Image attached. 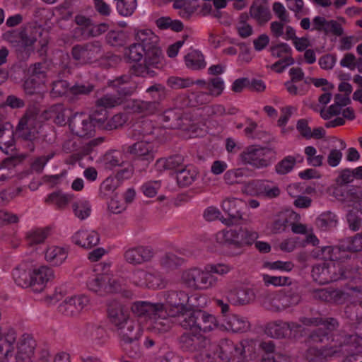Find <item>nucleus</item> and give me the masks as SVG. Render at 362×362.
I'll return each mask as SVG.
<instances>
[{"mask_svg": "<svg viewBox=\"0 0 362 362\" xmlns=\"http://www.w3.org/2000/svg\"><path fill=\"white\" fill-rule=\"evenodd\" d=\"M17 339V333L13 329H8L0 333V362L7 361L13 356L14 344L16 342V362H33L37 343L28 333L23 334Z\"/></svg>", "mask_w": 362, "mask_h": 362, "instance_id": "f257e3e1", "label": "nucleus"}, {"mask_svg": "<svg viewBox=\"0 0 362 362\" xmlns=\"http://www.w3.org/2000/svg\"><path fill=\"white\" fill-rule=\"evenodd\" d=\"M132 313L138 317H144L148 322L147 329L152 334L163 336L169 332L173 326L172 316H162L165 307L160 303H151L146 300H137L131 304Z\"/></svg>", "mask_w": 362, "mask_h": 362, "instance_id": "f03ea898", "label": "nucleus"}, {"mask_svg": "<svg viewBox=\"0 0 362 362\" xmlns=\"http://www.w3.org/2000/svg\"><path fill=\"white\" fill-rule=\"evenodd\" d=\"M358 347H362V337L358 334L340 336L335 339L334 344L323 348H308L305 357L310 362H323L327 358L349 353Z\"/></svg>", "mask_w": 362, "mask_h": 362, "instance_id": "7ed1b4c3", "label": "nucleus"}, {"mask_svg": "<svg viewBox=\"0 0 362 362\" xmlns=\"http://www.w3.org/2000/svg\"><path fill=\"white\" fill-rule=\"evenodd\" d=\"M321 254H317V257L330 260L329 262H323L313 266L311 272L313 279L320 284H326L339 280L344 277V272L340 263L336 262L338 259L337 253L339 250L337 247L326 246L320 250Z\"/></svg>", "mask_w": 362, "mask_h": 362, "instance_id": "20e7f679", "label": "nucleus"}, {"mask_svg": "<svg viewBox=\"0 0 362 362\" xmlns=\"http://www.w3.org/2000/svg\"><path fill=\"white\" fill-rule=\"evenodd\" d=\"M43 29L36 25H28L20 30H15L6 34L8 41L16 47L18 52L28 57L34 52L37 42L42 48L47 45V37L42 38Z\"/></svg>", "mask_w": 362, "mask_h": 362, "instance_id": "39448f33", "label": "nucleus"}, {"mask_svg": "<svg viewBox=\"0 0 362 362\" xmlns=\"http://www.w3.org/2000/svg\"><path fill=\"white\" fill-rule=\"evenodd\" d=\"M164 303H161L165 307V313L173 317H177L178 322L185 319L188 313L198 307L192 301L197 300V295H191L185 291L170 290L163 292Z\"/></svg>", "mask_w": 362, "mask_h": 362, "instance_id": "423d86ee", "label": "nucleus"}, {"mask_svg": "<svg viewBox=\"0 0 362 362\" xmlns=\"http://www.w3.org/2000/svg\"><path fill=\"white\" fill-rule=\"evenodd\" d=\"M143 129L141 131L142 138L127 148V152L137 159L152 162L158 149V141L154 135L151 122L144 121L142 123Z\"/></svg>", "mask_w": 362, "mask_h": 362, "instance_id": "0eeeda50", "label": "nucleus"}, {"mask_svg": "<svg viewBox=\"0 0 362 362\" xmlns=\"http://www.w3.org/2000/svg\"><path fill=\"white\" fill-rule=\"evenodd\" d=\"M179 325L184 329L200 334L216 329L221 330V324L217 317L206 310L197 308V307H194L190 313H188L187 317L179 321Z\"/></svg>", "mask_w": 362, "mask_h": 362, "instance_id": "6e6552de", "label": "nucleus"}, {"mask_svg": "<svg viewBox=\"0 0 362 362\" xmlns=\"http://www.w3.org/2000/svg\"><path fill=\"white\" fill-rule=\"evenodd\" d=\"M180 281L188 288L207 290L216 286L218 278L207 272L206 267L204 269L192 267L181 272Z\"/></svg>", "mask_w": 362, "mask_h": 362, "instance_id": "1a4fd4ad", "label": "nucleus"}, {"mask_svg": "<svg viewBox=\"0 0 362 362\" xmlns=\"http://www.w3.org/2000/svg\"><path fill=\"white\" fill-rule=\"evenodd\" d=\"M135 40L146 51V63L157 65L160 62L163 54L158 45L159 37L151 30H138L135 33Z\"/></svg>", "mask_w": 362, "mask_h": 362, "instance_id": "9d476101", "label": "nucleus"}, {"mask_svg": "<svg viewBox=\"0 0 362 362\" xmlns=\"http://www.w3.org/2000/svg\"><path fill=\"white\" fill-rule=\"evenodd\" d=\"M71 55L75 61L82 65L97 62L104 55L102 42L94 40L76 45L71 49Z\"/></svg>", "mask_w": 362, "mask_h": 362, "instance_id": "9b49d317", "label": "nucleus"}, {"mask_svg": "<svg viewBox=\"0 0 362 362\" xmlns=\"http://www.w3.org/2000/svg\"><path fill=\"white\" fill-rule=\"evenodd\" d=\"M272 151L268 148L250 146L246 148L240 157L245 165L255 169H262L269 166L274 160Z\"/></svg>", "mask_w": 362, "mask_h": 362, "instance_id": "f8f14e48", "label": "nucleus"}, {"mask_svg": "<svg viewBox=\"0 0 362 362\" xmlns=\"http://www.w3.org/2000/svg\"><path fill=\"white\" fill-rule=\"evenodd\" d=\"M300 296L294 292H278L272 293L264 302V306L272 311L279 312L296 306L300 302Z\"/></svg>", "mask_w": 362, "mask_h": 362, "instance_id": "ddd939ff", "label": "nucleus"}, {"mask_svg": "<svg viewBox=\"0 0 362 362\" xmlns=\"http://www.w3.org/2000/svg\"><path fill=\"white\" fill-rule=\"evenodd\" d=\"M243 192L252 195L274 199L279 196V186L269 180H253L245 185Z\"/></svg>", "mask_w": 362, "mask_h": 362, "instance_id": "4468645a", "label": "nucleus"}, {"mask_svg": "<svg viewBox=\"0 0 362 362\" xmlns=\"http://www.w3.org/2000/svg\"><path fill=\"white\" fill-rule=\"evenodd\" d=\"M69 126L73 134L79 137H90L95 132L91 118L83 112L74 114L69 120Z\"/></svg>", "mask_w": 362, "mask_h": 362, "instance_id": "2eb2a0df", "label": "nucleus"}, {"mask_svg": "<svg viewBox=\"0 0 362 362\" xmlns=\"http://www.w3.org/2000/svg\"><path fill=\"white\" fill-rule=\"evenodd\" d=\"M90 300L87 296L77 295L66 298L59 305V311L67 316L78 315L89 304Z\"/></svg>", "mask_w": 362, "mask_h": 362, "instance_id": "dca6fc26", "label": "nucleus"}, {"mask_svg": "<svg viewBox=\"0 0 362 362\" xmlns=\"http://www.w3.org/2000/svg\"><path fill=\"white\" fill-rule=\"evenodd\" d=\"M244 202L240 199L233 197L225 199L222 202L221 208L228 214V218H223L221 222L225 225L230 226L242 220L243 218L241 208Z\"/></svg>", "mask_w": 362, "mask_h": 362, "instance_id": "f3484780", "label": "nucleus"}, {"mask_svg": "<svg viewBox=\"0 0 362 362\" xmlns=\"http://www.w3.org/2000/svg\"><path fill=\"white\" fill-rule=\"evenodd\" d=\"M127 173L126 178H129L132 175V168H126L119 171L115 177L109 176L105 179L100 185L99 195L103 199H109L115 195L117 189L120 186L122 182L120 178L122 174Z\"/></svg>", "mask_w": 362, "mask_h": 362, "instance_id": "a211bd4d", "label": "nucleus"}, {"mask_svg": "<svg viewBox=\"0 0 362 362\" xmlns=\"http://www.w3.org/2000/svg\"><path fill=\"white\" fill-rule=\"evenodd\" d=\"M120 339L126 344L137 341L142 335L143 329L134 319H130L117 329Z\"/></svg>", "mask_w": 362, "mask_h": 362, "instance_id": "6ab92c4d", "label": "nucleus"}, {"mask_svg": "<svg viewBox=\"0 0 362 362\" xmlns=\"http://www.w3.org/2000/svg\"><path fill=\"white\" fill-rule=\"evenodd\" d=\"M154 255L153 250L148 246H137L127 249L124 257L129 264L137 265L150 261Z\"/></svg>", "mask_w": 362, "mask_h": 362, "instance_id": "aec40b11", "label": "nucleus"}, {"mask_svg": "<svg viewBox=\"0 0 362 362\" xmlns=\"http://www.w3.org/2000/svg\"><path fill=\"white\" fill-rule=\"evenodd\" d=\"M38 127L39 123L35 117L25 115L21 119L17 131L23 140L33 141L37 138Z\"/></svg>", "mask_w": 362, "mask_h": 362, "instance_id": "412c9836", "label": "nucleus"}, {"mask_svg": "<svg viewBox=\"0 0 362 362\" xmlns=\"http://www.w3.org/2000/svg\"><path fill=\"white\" fill-rule=\"evenodd\" d=\"M270 51L273 57L281 59L274 64V68L284 64L281 69H276L277 73H281L287 66L294 64V59L291 57L292 49L288 44L280 43L272 46Z\"/></svg>", "mask_w": 362, "mask_h": 362, "instance_id": "4be33fe9", "label": "nucleus"}, {"mask_svg": "<svg viewBox=\"0 0 362 362\" xmlns=\"http://www.w3.org/2000/svg\"><path fill=\"white\" fill-rule=\"evenodd\" d=\"M107 315L110 322L117 329L131 319L128 309L117 301H112L109 304Z\"/></svg>", "mask_w": 362, "mask_h": 362, "instance_id": "5701e85b", "label": "nucleus"}, {"mask_svg": "<svg viewBox=\"0 0 362 362\" xmlns=\"http://www.w3.org/2000/svg\"><path fill=\"white\" fill-rule=\"evenodd\" d=\"M206 338L200 334L186 332L179 338V344L184 351L196 352L204 348Z\"/></svg>", "mask_w": 362, "mask_h": 362, "instance_id": "b1692460", "label": "nucleus"}, {"mask_svg": "<svg viewBox=\"0 0 362 362\" xmlns=\"http://www.w3.org/2000/svg\"><path fill=\"white\" fill-rule=\"evenodd\" d=\"M33 291L40 293L42 291L47 283L54 279V274L52 268L47 266H40L32 270Z\"/></svg>", "mask_w": 362, "mask_h": 362, "instance_id": "393cba45", "label": "nucleus"}, {"mask_svg": "<svg viewBox=\"0 0 362 362\" xmlns=\"http://www.w3.org/2000/svg\"><path fill=\"white\" fill-rule=\"evenodd\" d=\"M250 324L247 319L238 315H225L223 322L221 324V330L232 332H245L250 329Z\"/></svg>", "mask_w": 362, "mask_h": 362, "instance_id": "a878e982", "label": "nucleus"}, {"mask_svg": "<svg viewBox=\"0 0 362 362\" xmlns=\"http://www.w3.org/2000/svg\"><path fill=\"white\" fill-rule=\"evenodd\" d=\"M74 244L86 249L96 246L100 242V235L94 230L81 229L72 236Z\"/></svg>", "mask_w": 362, "mask_h": 362, "instance_id": "bb28decb", "label": "nucleus"}, {"mask_svg": "<svg viewBox=\"0 0 362 362\" xmlns=\"http://www.w3.org/2000/svg\"><path fill=\"white\" fill-rule=\"evenodd\" d=\"M291 80L285 82L287 91L292 95H303L307 93L306 87L297 86L296 83L304 80V72L300 67H292L289 70Z\"/></svg>", "mask_w": 362, "mask_h": 362, "instance_id": "cd10ccee", "label": "nucleus"}, {"mask_svg": "<svg viewBox=\"0 0 362 362\" xmlns=\"http://www.w3.org/2000/svg\"><path fill=\"white\" fill-rule=\"evenodd\" d=\"M227 298L228 302L234 305H244L252 302L255 298V294L252 288L239 287L229 291Z\"/></svg>", "mask_w": 362, "mask_h": 362, "instance_id": "c85d7f7f", "label": "nucleus"}, {"mask_svg": "<svg viewBox=\"0 0 362 362\" xmlns=\"http://www.w3.org/2000/svg\"><path fill=\"white\" fill-rule=\"evenodd\" d=\"M45 259L50 265L58 267L62 264L68 257L67 250L61 246L49 245L44 252Z\"/></svg>", "mask_w": 362, "mask_h": 362, "instance_id": "c756f323", "label": "nucleus"}, {"mask_svg": "<svg viewBox=\"0 0 362 362\" xmlns=\"http://www.w3.org/2000/svg\"><path fill=\"white\" fill-rule=\"evenodd\" d=\"M110 86L116 88L117 96H121L123 99L125 96L132 95L136 89V84L132 80L130 76H122L110 83Z\"/></svg>", "mask_w": 362, "mask_h": 362, "instance_id": "7c9ffc66", "label": "nucleus"}, {"mask_svg": "<svg viewBox=\"0 0 362 362\" xmlns=\"http://www.w3.org/2000/svg\"><path fill=\"white\" fill-rule=\"evenodd\" d=\"M315 299L330 303H341L344 300V293L338 289L321 288L312 291Z\"/></svg>", "mask_w": 362, "mask_h": 362, "instance_id": "2f4dec72", "label": "nucleus"}, {"mask_svg": "<svg viewBox=\"0 0 362 362\" xmlns=\"http://www.w3.org/2000/svg\"><path fill=\"white\" fill-rule=\"evenodd\" d=\"M216 242L221 245L233 247L240 251L239 230H222L216 233Z\"/></svg>", "mask_w": 362, "mask_h": 362, "instance_id": "473e14b6", "label": "nucleus"}, {"mask_svg": "<svg viewBox=\"0 0 362 362\" xmlns=\"http://www.w3.org/2000/svg\"><path fill=\"white\" fill-rule=\"evenodd\" d=\"M199 170L191 165H185L176 172L177 185L181 187L191 185L198 177Z\"/></svg>", "mask_w": 362, "mask_h": 362, "instance_id": "72a5a7b5", "label": "nucleus"}, {"mask_svg": "<svg viewBox=\"0 0 362 362\" xmlns=\"http://www.w3.org/2000/svg\"><path fill=\"white\" fill-rule=\"evenodd\" d=\"M13 278L16 284L21 287H32V270L25 263L21 264L13 269Z\"/></svg>", "mask_w": 362, "mask_h": 362, "instance_id": "f704fd0d", "label": "nucleus"}, {"mask_svg": "<svg viewBox=\"0 0 362 362\" xmlns=\"http://www.w3.org/2000/svg\"><path fill=\"white\" fill-rule=\"evenodd\" d=\"M299 218L298 214L293 211H285L279 214L273 222L271 230L274 233L284 232L291 227V221Z\"/></svg>", "mask_w": 362, "mask_h": 362, "instance_id": "c9c22d12", "label": "nucleus"}, {"mask_svg": "<svg viewBox=\"0 0 362 362\" xmlns=\"http://www.w3.org/2000/svg\"><path fill=\"white\" fill-rule=\"evenodd\" d=\"M109 281V274H96L89 277L87 281L88 288L103 296L106 295V287Z\"/></svg>", "mask_w": 362, "mask_h": 362, "instance_id": "e433bc0d", "label": "nucleus"}, {"mask_svg": "<svg viewBox=\"0 0 362 362\" xmlns=\"http://www.w3.org/2000/svg\"><path fill=\"white\" fill-rule=\"evenodd\" d=\"M184 158L181 155H174L168 158H162L156 160L155 167L158 171H163L165 170H175V173L177 170L183 168Z\"/></svg>", "mask_w": 362, "mask_h": 362, "instance_id": "4c0bfd02", "label": "nucleus"}, {"mask_svg": "<svg viewBox=\"0 0 362 362\" xmlns=\"http://www.w3.org/2000/svg\"><path fill=\"white\" fill-rule=\"evenodd\" d=\"M126 108L134 113L152 115L158 109V103L134 100L128 102Z\"/></svg>", "mask_w": 362, "mask_h": 362, "instance_id": "58836bf2", "label": "nucleus"}, {"mask_svg": "<svg viewBox=\"0 0 362 362\" xmlns=\"http://www.w3.org/2000/svg\"><path fill=\"white\" fill-rule=\"evenodd\" d=\"M250 15L259 25L265 24L272 18L269 8L260 1L252 4L250 8Z\"/></svg>", "mask_w": 362, "mask_h": 362, "instance_id": "ea45409f", "label": "nucleus"}, {"mask_svg": "<svg viewBox=\"0 0 362 362\" xmlns=\"http://www.w3.org/2000/svg\"><path fill=\"white\" fill-rule=\"evenodd\" d=\"M288 322L276 320L269 322L265 328V333L275 339H283L288 337Z\"/></svg>", "mask_w": 362, "mask_h": 362, "instance_id": "a19ab883", "label": "nucleus"}, {"mask_svg": "<svg viewBox=\"0 0 362 362\" xmlns=\"http://www.w3.org/2000/svg\"><path fill=\"white\" fill-rule=\"evenodd\" d=\"M197 7V0H175L173 3V8L179 10V16L185 19H189Z\"/></svg>", "mask_w": 362, "mask_h": 362, "instance_id": "79ce46f5", "label": "nucleus"}, {"mask_svg": "<svg viewBox=\"0 0 362 362\" xmlns=\"http://www.w3.org/2000/svg\"><path fill=\"white\" fill-rule=\"evenodd\" d=\"M71 208L74 216L81 221L88 218L92 212L90 202L84 198L74 202L71 205Z\"/></svg>", "mask_w": 362, "mask_h": 362, "instance_id": "37998d69", "label": "nucleus"}, {"mask_svg": "<svg viewBox=\"0 0 362 362\" xmlns=\"http://www.w3.org/2000/svg\"><path fill=\"white\" fill-rule=\"evenodd\" d=\"M167 127L170 129L180 128L182 124V112L180 109H170L165 111L161 116Z\"/></svg>", "mask_w": 362, "mask_h": 362, "instance_id": "c03bdc74", "label": "nucleus"}, {"mask_svg": "<svg viewBox=\"0 0 362 362\" xmlns=\"http://www.w3.org/2000/svg\"><path fill=\"white\" fill-rule=\"evenodd\" d=\"M106 288V295L109 293H122L123 296L127 298H132L133 296L132 291L125 289L124 281L122 278L114 277L109 274V281Z\"/></svg>", "mask_w": 362, "mask_h": 362, "instance_id": "a18cd8bd", "label": "nucleus"}, {"mask_svg": "<svg viewBox=\"0 0 362 362\" xmlns=\"http://www.w3.org/2000/svg\"><path fill=\"white\" fill-rule=\"evenodd\" d=\"M73 199V194H64L58 192L49 194L45 199V202L47 204L55 206L59 209H63Z\"/></svg>", "mask_w": 362, "mask_h": 362, "instance_id": "49530a36", "label": "nucleus"}, {"mask_svg": "<svg viewBox=\"0 0 362 362\" xmlns=\"http://www.w3.org/2000/svg\"><path fill=\"white\" fill-rule=\"evenodd\" d=\"M298 159H299V161L303 160L300 155H297L296 156H287L284 157L275 165V172L281 175L291 173L293 170Z\"/></svg>", "mask_w": 362, "mask_h": 362, "instance_id": "de8ad7c7", "label": "nucleus"}, {"mask_svg": "<svg viewBox=\"0 0 362 362\" xmlns=\"http://www.w3.org/2000/svg\"><path fill=\"white\" fill-rule=\"evenodd\" d=\"M186 66L191 69L198 70L206 66L204 58L201 52L192 50L185 57Z\"/></svg>", "mask_w": 362, "mask_h": 362, "instance_id": "09e8293b", "label": "nucleus"}, {"mask_svg": "<svg viewBox=\"0 0 362 362\" xmlns=\"http://www.w3.org/2000/svg\"><path fill=\"white\" fill-rule=\"evenodd\" d=\"M124 163L122 153L118 151H112L106 153L103 158V165L107 170H112L121 166Z\"/></svg>", "mask_w": 362, "mask_h": 362, "instance_id": "8fccbe9b", "label": "nucleus"}, {"mask_svg": "<svg viewBox=\"0 0 362 362\" xmlns=\"http://www.w3.org/2000/svg\"><path fill=\"white\" fill-rule=\"evenodd\" d=\"M240 236V251L231 252L230 255L232 256L238 255L242 253V247L246 245H252L258 238V233L256 231L248 230L247 229L239 230Z\"/></svg>", "mask_w": 362, "mask_h": 362, "instance_id": "3c124183", "label": "nucleus"}, {"mask_svg": "<svg viewBox=\"0 0 362 362\" xmlns=\"http://www.w3.org/2000/svg\"><path fill=\"white\" fill-rule=\"evenodd\" d=\"M235 350V344L229 339H221L218 344V356L223 362H231L232 352Z\"/></svg>", "mask_w": 362, "mask_h": 362, "instance_id": "603ef678", "label": "nucleus"}, {"mask_svg": "<svg viewBox=\"0 0 362 362\" xmlns=\"http://www.w3.org/2000/svg\"><path fill=\"white\" fill-rule=\"evenodd\" d=\"M124 102L123 98L117 95L107 93L96 100V106L106 108H112L121 105Z\"/></svg>", "mask_w": 362, "mask_h": 362, "instance_id": "864d4df0", "label": "nucleus"}, {"mask_svg": "<svg viewBox=\"0 0 362 362\" xmlns=\"http://www.w3.org/2000/svg\"><path fill=\"white\" fill-rule=\"evenodd\" d=\"M184 262L182 258L173 253L164 255L160 259V266L166 270H173L180 267Z\"/></svg>", "mask_w": 362, "mask_h": 362, "instance_id": "5fc2aeb1", "label": "nucleus"}, {"mask_svg": "<svg viewBox=\"0 0 362 362\" xmlns=\"http://www.w3.org/2000/svg\"><path fill=\"white\" fill-rule=\"evenodd\" d=\"M69 110L66 109L62 104H56L49 108V112L55 123L63 125L66 123Z\"/></svg>", "mask_w": 362, "mask_h": 362, "instance_id": "6e6d98bb", "label": "nucleus"}, {"mask_svg": "<svg viewBox=\"0 0 362 362\" xmlns=\"http://www.w3.org/2000/svg\"><path fill=\"white\" fill-rule=\"evenodd\" d=\"M316 223L319 228L325 230L336 226L337 216L330 211L324 212L317 218Z\"/></svg>", "mask_w": 362, "mask_h": 362, "instance_id": "4d7b16f0", "label": "nucleus"}, {"mask_svg": "<svg viewBox=\"0 0 362 362\" xmlns=\"http://www.w3.org/2000/svg\"><path fill=\"white\" fill-rule=\"evenodd\" d=\"M354 179H355V177H354V173L353 170H351L349 168L341 170L339 173V175L337 176V177L335 180V183L337 185V187H335V189L334 190V194L336 196H338L339 195L338 192L339 190V187H342L349 183H351V182L354 181Z\"/></svg>", "mask_w": 362, "mask_h": 362, "instance_id": "13d9d810", "label": "nucleus"}, {"mask_svg": "<svg viewBox=\"0 0 362 362\" xmlns=\"http://www.w3.org/2000/svg\"><path fill=\"white\" fill-rule=\"evenodd\" d=\"M224 88V81L220 77L213 78L207 81L206 90L209 95L218 97L222 94Z\"/></svg>", "mask_w": 362, "mask_h": 362, "instance_id": "bf43d9fd", "label": "nucleus"}, {"mask_svg": "<svg viewBox=\"0 0 362 362\" xmlns=\"http://www.w3.org/2000/svg\"><path fill=\"white\" fill-rule=\"evenodd\" d=\"M124 54L134 62H139L144 57L146 58V51L137 42L127 47L125 49Z\"/></svg>", "mask_w": 362, "mask_h": 362, "instance_id": "052dcab7", "label": "nucleus"}, {"mask_svg": "<svg viewBox=\"0 0 362 362\" xmlns=\"http://www.w3.org/2000/svg\"><path fill=\"white\" fill-rule=\"evenodd\" d=\"M48 236V230L45 228H36L27 233L28 243L30 245L42 243Z\"/></svg>", "mask_w": 362, "mask_h": 362, "instance_id": "680f3d73", "label": "nucleus"}, {"mask_svg": "<svg viewBox=\"0 0 362 362\" xmlns=\"http://www.w3.org/2000/svg\"><path fill=\"white\" fill-rule=\"evenodd\" d=\"M308 163L313 167H320L323 164L324 156L317 155V149L313 146H308L304 149Z\"/></svg>", "mask_w": 362, "mask_h": 362, "instance_id": "e2e57ef3", "label": "nucleus"}, {"mask_svg": "<svg viewBox=\"0 0 362 362\" xmlns=\"http://www.w3.org/2000/svg\"><path fill=\"white\" fill-rule=\"evenodd\" d=\"M93 90V86L92 85L76 84L69 89V99L74 101L81 95L89 94Z\"/></svg>", "mask_w": 362, "mask_h": 362, "instance_id": "0e129e2a", "label": "nucleus"}, {"mask_svg": "<svg viewBox=\"0 0 362 362\" xmlns=\"http://www.w3.org/2000/svg\"><path fill=\"white\" fill-rule=\"evenodd\" d=\"M14 146L13 134L12 131L0 128V149L4 151L11 150Z\"/></svg>", "mask_w": 362, "mask_h": 362, "instance_id": "69168bd1", "label": "nucleus"}, {"mask_svg": "<svg viewBox=\"0 0 362 362\" xmlns=\"http://www.w3.org/2000/svg\"><path fill=\"white\" fill-rule=\"evenodd\" d=\"M165 286V281L159 274L148 272L145 287L151 289H162Z\"/></svg>", "mask_w": 362, "mask_h": 362, "instance_id": "338daca9", "label": "nucleus"}, {"mask_svg": "<svg viewBox=\"0 0 362 362\" xmlns=\"http://www.w3.org/2000/svg\"><path fill=\"white\" fill-rule=\"evenodd\" d=\"M245 172L241 168L232 169L226 172L223 180L227 185H233L241 182Z\"/></svg>", "mask_w": 362, "mask_h": 362, "instance_id": "774afa93", "label": "nucleus"}]
</instances>
